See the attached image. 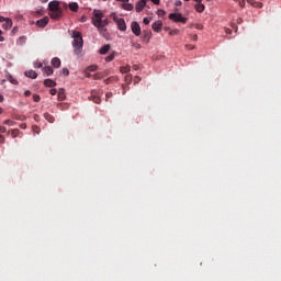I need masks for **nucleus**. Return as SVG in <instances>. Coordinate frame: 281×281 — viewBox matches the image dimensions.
I'll list each match as a JSON object with an SVG mask.
<instances>
[{"instance_id": "obj_5", "label": "nucleus", "mask_w": 281, "mask_h": 281, "mask_svg": "<svg viewBox=\"0 0 281 281\" xmlns=\"http://www.w3.org/2000/svg\"><path fill=\"white\" fill-rule=\"evenodd\" d=\"M131 30L135 36H142V26H139L138 22H132Z\"/></svg>"}, {"instance_id": "obj_46", "label": "nucleus", "mask_w": 281, "mask_h": 281, "mask_svg": "<svg viewBox=\"0 0 281 281\" xmlns=\"http://www.w3.org/2000/svg\"><path fill=\"white\" fill-rule=\"evenodd\" d=\"M192 41H199V35H196V34H194V35H192Z\"/></svg>"}, {"instance_id": "obj_6", "label": "nucleus", "mask_w": 281, "mask_h": 281, "mask_svg": "<svg viewBox=\"0 0 281 281\" xmlns=\"http://www.w3.org/2000/svg\"><path fill=\"white\" fill-rule=\"evenodd\" d=\"M114 21H116L117 27L121 32H126V22L122 18H114Z\"/></svg>"}, {"instance_id": "obj_19", "label": "nucleus", "mask_w": 281, "mask_h": 281, "mask_svg": "<svg viewBox=\"0 0 281 281\" xmlns=\"http://www.w3.org/2000/svg\"><path fill=\"white\" fill-rule=\"evenodd\" d=\"M52 65H53V67H55L56 69H58V67H60V58L54 57V58L52 59Z\"/></svg>"}, {"instance_id": "obj_33", "label": "nucleus", "mask_w": 281, "mask_h": 281, "mask_svg": "<svg viewBox=\"0 0 281 281\" xmlns=\"http://www.w3.org/2000/svg\"><path fill=\"white\" fill-rule=\"evenodd\" d=\"M157 14H158V16H165V15H166V11L159 9V10L157 11Z\"/></svg>"}, {"instance_id": "obj_45", "label": "nucleus", "mask_w": 281, "mask_h": 281, "mask_svg": "<svg viewBox=\"0 0 281 281\" xmlns=\"http://www.w3.org/2000/svg\"><path fill=\"white\" fill-rule=\"evenodd\" d=\"M5 142V137L0 134V144H3Z\"/></svg>"}, {"instance_id": "obj_22", "label": "nucleus", "mask_w": 281, "mask_h": 281, "mask_svg": "<svg viewBox=\"0 0 281 281\" xmlns=\"http://www.w3.org/2000/svg\"><path fill=\"white\" fill-rule=\"evenodd\" d=\"M195 10H196V12H204L205 11V4H203V3H198V4H195Z\"/></svg>"}, {"instance_id": "obj_38", "label": "nucleus", "mask_w": 281, "mask_h": 281, "mask_svg": "<svg viewBox=\"0 0 281 281\" xmlns=\"http://www.w3.org/2000/svg\"><path fill=\"white\" fill-rule=\"evenodd\" d=\"M104 82L105 85H111V82H113V77L105 79Z\"/></svg>"}, {"instance_id": "obj_63", "label": "nucleus", "mask_w": 281, "mask_h": 281, "mask_svg": "<svg viewBox=\"0 0 281 281\" xmlns=\"http://www.w3.org/2000/svg\"><path fill=\"white\" fill-rule=\"evenodd\" d=\"M106 98H111V94L108 93V94H106Z\"/></svg>"}, {"instance_id": "obj_47", "label": "nucleus", "mask_w": 281, "mask_h": 281, "mask_svg": "<svg viewBox=\"0 0 281 281\" xmlns=\"http://www.w3.org/2000/svg\"><path fill=\"white\" fill-rule=\"evenodd\" d=\"M239 7L245 8V0L239 1Z\"/></svg>"}, {"instance_id": "obj_52", "label": "nucleus", "mask_w": 281, "mask_h": 281, "mask_svg": "<svg viewBox=\"0 0 281 281\" xmlns=\"http://www.w3.org/2000/svg\"><path fill=\"white\" fill-rule=\"evenodd\" d=\"M116 1H121V3H128L130 0H116Z\"/></svg>"}, {"instance_id": "obj_34", "label": "nucleus", "mask_w": 281, "mask_h": 281, "mask_svg": "<svg viewBox=\"0 0 281 281\" xmlns=\"http://www.w3.org/2000/svg\"><path fill=\"white\" fill-rule=\"evenodd\" d=\"M133 80V76L127 75L125 76V82H131Z\"/></svg>"}, {"instance_id": "obj_35", "label": "nucleus", "mask_w": 281, "mask_h": 281, "mask_svg": "<svg viewBox=\"0 0 281 281\" xmlns=\"http://www.w3.org/2000/svg\"><path fill=\"white\" fill-rule=\"evenodd\" d=\"M61 72L64 76H69V69L67 68H63Z\"/></svg>"}, {"instance_id": "obj_60", "label": "nucleus", "mask_w": 281, "mask_h": 281, "mask_svg": "<svg viewBox=\"0 0 281 281\" xmlns=\"http://www.w3.org/2000/svg\"><path fill=\"white\" fill-rule=\"evenodd\" d=\"M198 30H203V27L201 25H198Z\"/></svg>"}, {"instance_id": "obj_55", "label": "nucleus", "mask_w": 281, "mask_h": 281, "mask_svg": "<svg viewBox=\"0 0 281 281\" xmlns=\"http://www.w3.org/2000/svg\"><path fill=\"white\" fill-rule=\"evenodd\" d=\"M133 69H135V71H137L139 69V67L137 65H134Z\"/></svg>"}, {"instance_id": "obj_51", "label": "nucleus", "mask_w": 281, "mask_h": 281, "mask_svg": "<svg viewBox=\"0 0 281 281\" xmlns=\"http://www.w3.org/2000/svg\"><path fill=\"white\" fill-rule=\"evenodd\" d=\"M20 128L25 130V128H27V125L21 124V125H20Z\"/></svg>"}, {"instance_id": "obj_7", "label": "nucleus", "mask_w": 281, "mask_h": 281, "mask_svg": "<svg viewBox=\"0 0 281 281\" xmlns=\"http://www.w3.org/2000/svg\"><path fill=\"white\" fill-rule=\"evenodd\" d=\"M50 19H54L55 21L60 19L63 16V9H57L55 11H49Z\"/></svg>"}, {"instance_id": "obj_11", "label": "nucleus", "mask_w": 281, "mask_h": 281, "mask_svg": "<svg viewBox=\"0 0 281 281\" xmlns=\"http://www.w3.org/2000/svg\"><path fill=\"white\" fill-rule=\"evenodd\" d=\"M48 23H49V18L47 16L36 21L37 27H45L47 26Z\"/></svg>"}, {"instance_id": "obj_16", "label": "nucleus", "mask_w": 281, "mask_h": 281, "mask_svg": "<svg viewBox=\"0 0 281 281\" xmlns=\"http://www.w3.org/2000/svg\"><path fill=\"white\" fill-rule=\"evenodd\" d=\"M92 102H94V104H100V102H102V100L100 99V95L94 94L92 92L91 97L89 98Z\"/></svg>"}, {"instance_id": "obj_44", "label": "nucleus", "mask_w": 281, "mask_h": 281, "mask_svg": "<svg viewBox=\"0 0 281 281\" xmlns=\"http://www.w3.org/2000/svg\"><path fill=\"white\" fill-rule=\"evenodd\" d=\"M49 93H50V95H56V93H58V91L56 89H50Z\"/></svg>"}, {"instance_id": "obj_23", "label": "nucleus", "mask_w": 281, "mask_h": 281, "mask_svg": "<svg viewBox=\"0 0 281 281\" xmlns=\"http://www.w3.org/2000/svg\"><path fill=\"white\" fill-rule=\"evenodd\" d=\"M78 2H71L69 3V9L71 10V12H78Z\"/></svg>"}, {"instance_id": "obj_37", "label": "nucleus", "mask_w": 281, "mask_h": 281, "mask_svg": "<svg viewBox=\"0 0 281 281\" xmlns=\"http://www.w3.org/2000/svg\"><path fill=\"white\" fill-rule=\"evenodd\" d=\"M34 67H35V69H41V67H43V64L36 61V63L34 64Z\"/></svg>"}, {"instance_id": "obj_56", "label": "nucleus", "mask_w": 281, "mask_h": 281, "mask_svg": "<svg viewBox=\"0 0 281 281\" xmlns=\"http://www.w3.org/2000/svg\"><path fill=\"white\" fill-rule=\"evenodd\" d=\"M176 5H181V1L180 0L176 1Z\"/></svg>"}, {"instance_id": "obj_20", "label": "nucleus", "mask_w": 281, "mask_h": 281, "mask_svg": "<svg viewBox=\"0 0 281 281\" xmlns=\"http://www.w3.org/2000/svg\"><path fill=\"white\" fill-rule=\"evenodd\" d=\"M43 71L46 74V76H52L54 74V68H52V66H46L43 68Z\"/></svg>"}, {"instance_id": "obj_13", "label": "nucleus", "mask_w": 281, "mask_h": 281, "mask_svg": "<svg viewBox=\"0 0 281 281\" xmlns=\"http://www.w3.org/2000/svg\"><path fill=\"white\" fill-rule=\"evenodd\" d=\"M24 76H26V78H32V80H36V78H38V74H36L34 70L25 71Z\"/></svg>"}, {"instance_id": "obj_12", "label": "nucleus", "mask_w": 281, "mask_h": 281, "mask_svg": "<svg viewBox=\"0 0 281 281\" xmlns=\"http://www.w3.org/2000/svg\"><path fill=\"white\" fill-rule=\"evenodd\" d=\"M48 10H49V12L60 10V5H59L58 1H50L48 3Z\"/></svg>"}, {"instance_id": "obj_29", "label": "nucleus", "mask_w": 281, "mask_h": 281, "mask_svg": "<svg viewBox=\"0 0 281 281\" xmlns=\"http://www.w3.org/2000/svg\"><path fill=\"white\" fill-rule=\"evenodd\" d=\"M9 82H11V85H19V81L14 79L12 76L9 77Z\"/></svg>"}, {"instance_id": "obj_2", "label": "nucleus", "mask_w": 281, "mask_h": 281, "mask_svg": "<svg viewBox=\"0 0 281 281\" xmlns=\"http://www.w3.org/2000/svg\"><path fill=\"white\" fill-rule=\"evenodd\" d=\"M92 18V24L94 27H100L102 25V19H104V13L102 11L94 9Z\"/></svg>"}, {"instance_id": "obj_62", "label": "nucleus", "mask_w": 281, "mask_h": 281, "mask_svg": "<svg viewBox=\"0 0 281 281\" xmlns=\"http://www.w3.org/2000/svg\"><path fill=\"white\" fill-rule=\"evenodd\" d=\"M1 113H3V109L2 108H0V115H1Z\"/></svg>"}, {"instance_id": "obj_50", "label": "nucleus", "mask_w": 281, "mask_h": 281, "mask_svg": "<svg viewBox=\"0 0 281 281\" xmlns=\"http://www.w3.org/2000/svg\"><path fill=\"white\" fill-rule=\"evenodd\" d=\"M139 80H142L139 77L134 78V82H136V83L139 82Z\"/></svg>"}, {"instance_id": "obj_27", "label": "nucleus", "mask_w": 281, "mask_h": 281, "mask_svg": "<svg viewBox=\"0 0 281 281\" xmlns=\"http://www.w3.org/2000/svg\"><path fill=\"white\" fill-rule=\"evenodd\" d=\"M21 132L19 130H12L11 131V135L13 138H16V136L20 134Z\"/></svg>"}, {"instance_id": "obj_40", "label": "nucleus", "mask_w": 281, "mask_h": 281, "mask_svg": "<svg viewBox=\"0 0 281 281\" xmlns=\"http://www.w3.org/2000/svg\"><path fill=\"white\" fill-rule=\"evenodd\" d=\"M186 49L192 50V49H194V45H192V44H187V45H186Z\"/></svg>"}, {"instance_id": "obj_3", "label": "nucleus", "mask_w": 281, "mask_h": 281, "mask_svg": "<svg viewBox=\"0 0 281 281\" xmlns=\"http://www.w3.org/2000/svg\"><path fill=\"white\" fill-rule=\"evenodd\" d=\"M169 19L175 23H188V18H183L181 13H171L169 14Z\"/></svg>"}, {"instance_id": "obj_41", "label": "nucleus", "mask_w": 281, "mask_h": 281, "mask_svg": "<svg viewBox=\"0 0 281 281\" xmlns=\"http://www.w3.org/2000/svg\"><path fill=\"white\" fill-rule=\"evenodd\" d=\"M0 133H8V128H5V126H0Z\"/></svg>"}, {"instance_id": "obj_48", "label": "nucleus", "mask_w": 281, "mask_h": 281, "mask_svg": "<svg viewBox=\"0 0 281 281\" xmlns=\"http://www.w3.org/2000/svg\"><path fill=\"white\" fill-rule=\"evenodd\" d=\"M151 2H154L155 5H159L160 0H150Z\"/></svg>"}, {"instance_id": "obj_4", "label": "nucleus", "mask_w": 281, "mask_h": 281, "mask_svg": "<svg viewBox=\"0 0 281 281\" xmlns=\"http://www.w3.org/2000/svg\"><path fill=\"white\" fill-rule=\"evenodd\" d=\"M0 23H2L3 30H11L12 29V19L4 18L0 15Z\"/></svg>"}, {"instance_id": "obj_64", "label": "nucleus", "mask_w": 281, "mask_h": 281, "mask_svg": "<svg viewBox=\"0 0 281 281\" xmlns=\"http://www.w3.org/2000/svg\"><path fill=\"white\" fill-rule=\"evenodd\" d=\"M166 31L170 30L169 27H165Z\"/></svg>"}, {"instance_id": "obj_26", "label": "nucleus", "mask_w": 281, "mask_h": 281, "mask_svg": "<svg viewBox=\"0 0 281 281\" xmlns=\"http://www.w3.org/2000/svg\"><path fill=\"white\" fill-rule=\"evenodd\" d=\"M102 78H104V74H102V72H98V74L93 75L94 80H102Z\"/></svg>"}, {"instance_id": "obj_57", "label": "nucleus", "mask_w": 281, "mask_h": 281, "mask_svg": "<svg viewBox=\"0 0 281 281\" xmlns=\"http://www.w3.org/2000/svg\"><path fill=\"white\" fill-rule=\"evenodd\" d=\"M3 41H5V38H3V36H0V43H3Z\"/></svg>"}, {"instance_id": "obj_21", "label": "nucleus", "mask_w": 281, "mask_h": 281, "mask_svg": "<svg viewBox=\"0 0 281 281\" xmlns=\"http://www.w3.org/2000/svg\"><path fill=\"white\" fill-rule=\"evenodd\" d=\"M44 85H45L46 87H49V88L56 87V81H54V80H52V79H45V80H44Z\"/></svg>"}, {"instance_id": "obj_36", "label": "nucleus", "mask_w": 281, "mask_h": 281, "mask_svg": "<svg viewBox=\"0 0 281 281\" xmlns=\"http://www.w3.org/2000/svg\"><path fill=\"white\" fill-rule=\"evenodd\" d=\"M254 8H262V2L252 3Z\"/></svg>"}, {"instance_id": "obj_54", "label": "nucleus", "mask_w": 281, "mask_h": 281, "mask_svg": "<svg viewBox=\"0 0 281 281\" xmlns=\"http://www.w3.org/2000/svg\"><path fill=\"white\" fill-rule=\"evenodd\" d=\"M145 38H147V41H150V35L149 34H145Z\"/></svg>"}, {"instance_id": "obj_1", "label": "nucleus", "mask_w": 281, "mask_h": 281, "mask_svg": "<svg viewBox=\"0 0 281 281\" xmlns=\"http://www.w3.org/2000/svg\"><path fill=\"white\" fill-rule=\"evenodd\" d=\"M72 47L76 56L82 54V47H85V41L82 40V33L78 31H72Z\"/></svg>"}, {"instance_id": "obj_49", "label": "nucleus", "mask_w": 281, "mask_h": 281, "mask_svg": "<svg viewBox=\"0 0 281 281\" xmlns=\"http://www.w3.org/2000/svg\"><path fill=\"white\" fill-rule=\"evenodd\" d=\"M255 2L256 0H247V3H250V5H254Z\"/></svg>"}, {"instance_id": "obj_15", "label": "nucleus", "mask_w": 281, "mask_h": 281, "mask_svg": "<svg viewBox=\"0 0 281 281\" xmlns=\"http://www.w3.org/2000/svg\"><path fill=\"white\" fill-rule=\"evenodd\" d=\"M122 9L126 10L127 12H133V10H135V7L128 2H125L122 4Z\"/></svg>"}, {"instance_id": "obj_39", "label": "nucleus", "mask_w": 281, "mask_h": 281, "mask_svg": "<svg viewBox=\"0 0 281 281\" xmlns=\"http://www.w3.org/2000/svg\"><path fill=\"white\" fill-rule=\"evenodd\" d=\"M97 69H98V66L88 67V71H95Z\"/></svg>"}, {"instance_id": "obj_31", "label": "nucleus", "mask_w": 281, "mask_h": 281, "mask_svg": "<svg viewBox=\"0 0 281 281\" xmlns=\"http://www.w3.org/2000/svg\"><path fill=\"white\" fill-rule=\"evenodd\" d=\"M33 100H34V102H41V95L33 94Z\"/></svg>"}, {"instance_id": "obj_59", "label": "nucleus", "mask_w": 281, "mask_h": 281, "mask_svg": "<svg viewBox=\"0 0 281 281\" xmlns=\"http://www.w3.org/2000/svg\"><path fill=\"white\" fill-rule=\"evenodd\" d=\"M194 1H195V3H201L202 0H194Z\"/></svg>"}, {"instance_id": "obj_58", "label": "nucleus", "mask_w": 281, "mask_h": 281, "mask_svg": "<svg viewBox=\"0 0 281 281\" xmlns=\"http://www.w3.org/2000/svg\"><path fill=\"white\" fill-rule=\"evenodd\" d=\"M57 106H58V109H60V106H63V103H58Z\"/></svg>"}, {"instance_id": "obj_8", "label": "nucleus", "mask_w": 281, "mask_h": 281, "mask_svg": "<svg viewBox=\"0 0 281 281\" xmlns=\"http://www.w3.org/2000/svg\"><path fill=\"white\" fill-rule=\"evenodd\" d=\"M164 27V22H161L160 20L156 21L153 23L151 25V30H154V32H161V29Z\"/></svg>"}, {"instance_id": "obj_43", "label": "nucleus", "mask_w": 281, "mask_h": 281, "mask_svg": "<svg viewBox=\"0 0 281 281\" xmlns=\"http://www.w3.org/2000/svg\"><path fill=\"white\" fill-rule=\"evenodd\" d=\"M24 95H25V98H30V95H32V91L26 90V91L24 92Z\"/></svg>"}, {"instance_id": "obj_25", "label": "nucleus", "mask_w": 281, "mask_h": 281, "mask_svg": "<svg viewBox=\"0 0 281 281\" xmlns=\"http://www.w3.org/2000/svg\"><path fill=\"white\" fill-rule=\"evenodd\" d=\"M3 124H5L7 126H15L16 125V122L12 121V120H5L3 122Z\"/></svg>"}, {"instance_id": "obj_14", "label": "nucleus", "mask_w": 281, "mask_h": 281, "mask_svg": "<svg viewBox=\"0 0 281 281\" xmlns=\"http://www.w3.org/2000/svg\"><path fill=\"white\" fill-rule=\"evenodd\" d=\"M44 119L46 122H49V124H54V122H56L54 115L49 114L48 112L44 113Z\"/></svg>"}, {"instance_id": "obj_10", "label": "nucleus", "mask_w": 281, "mask_h": 281, "mask_svg": "<svg viewBox=\"0 0 281 281\" xmlns=\"http://www.w3.org/2000/svg\"><path fill=\"white\" fill-rule=\"evenodd\" d=\"M146 3H148V0H139L136 5H135V10L136 12H142V10H144Z\"/></svg>"}, {"instance_id": "obj_24", "label": "nucleus", "mask_w": 281, "mask_h": 281, "mask_svg": "<svg viewBox=\"0 0 281 281\" xmlns=\"http://www.w3.org/2000/svg\"><path fill=\"white\" fill-rule=\"evenodd\" d=\"M120 71L121 74H128V71H131V66H122Z\"/></svg>"}, {"instance_id": "obj_30", "label": "nucleus", "mask_w": 281, "mask_h": 281, "mask_svg": "<svg viewBox=\"0 0 281 281\" xmlns=\"http://www.w3.org/2000/svg\"><path fill=\"white\" fill-rule=\"evenodd\" d=\"M177 34H179V30H171L169 32V36H177Z\"/></svg>"}, {"instance_id": "obj_32", "label": "nucleus", "mask_w": 281, "mask_h": 281, "mask_svg": "<svg viewBox=\"0 0 281 281\" xmlns=\"http://www.w3.org/2000/svg\"><path fill=\"white\" fill-rule=\"evenodd\" d=\"M143 23H144V25H150V19L149 18H144Z\"/></svg>"}, {"instance_id": "obj_61", "label": "nucleus", "mask_w": 281, "mask_h": 281, "mask_svg": "<svg viewBox=\"0 0 281 281\" xmlns=\"http://www.w3.org/2000/svg\"><path fill=\"white\" fill-rule=\"evenodd\" d=\"M137 49H142V45L138 44V45H137Z\"/></svg>"}, {"instance_id": "obj_9", "label": "nucleus", "mask_w": 281, "mask_h": 281, "mask_svg": "<svg viewBox=\"0 0 281 281\" xmlns=\"http://www.w3.org/2000/svg\"><path fill=\"white\" fill-rule=\"evenodd\" d=\"M106 25H109V20L108 19L101 20V25L95 26V27L99 30L100 34H104V32H106V29H104V27H106Z\"/></svg>"}, {"instance_id": "obj_53", "label": "nucleus", "mask_w": 281, "mask_h": 281, "mask_svg": "<svg viewBox=\"0 0 281 281\" xmlns=\"http://www.w3.org/2000/svg\"><path fill=\"white\" fill-rule=\"evenodd\" d=\"M5 100V98H3L2 94H0V102H3Z\"/></svg>"}, {"instance_id": "obj_28", "label": "nucleus", "mask_w": 281, "mask_h": 281, "mask_svg": "<svg viewBox=\"0 0 281 281\" xmlns=\"http://www.w3.org/2000/svg\"><path fill=\"white\" fill-rule=\"evenodd\" d=\"M115 59V55H109L106 58H105V63H111L112 60Z\"/></svg>"}, {"instance_id": "obj_18", "label": "nucleus", "mask_w": 281, "mask_h": 281, "mask_svg": "<svg viewBox=\"0 0 281 281\" xmlns=\"http://www.w3.org/2000/svg\"><path fill=\"white\" fill-rule=\"evenodd\" d=\"M66 98H67V95L65 94V89H60L58 92V101L63 102L66 100Z\"/></svg>"}, {"instance_id": "obj_17", "label": "nucleus", "mask_w": 281, "mask_h": 281, "mask_svg": "<svg viewBox=\"0 0 281 281\" xmlns=\"http://www.w3.org/2000/svg\"><path fill=\"white\" fill-rule=\"evenodd\" d=\"M109 49H111V45L106 44L100 48L99 54L104 56V54H109Z\"/></svg>"}, {"instance_id": "obj_42", "label": "nucleus", "mask_w": 281, "mask_h": 281, "mask_svg": "<svg viewBox=\"0 0 281 281\" xmlns=\"http://www.w3.org/2000/svg\"><path fill=\"white\" fill-rule=\"evenodd\" d=\"M80 22H81V23H87V15H82V16L80 18Z\"/></svg>"}]
</instances>
